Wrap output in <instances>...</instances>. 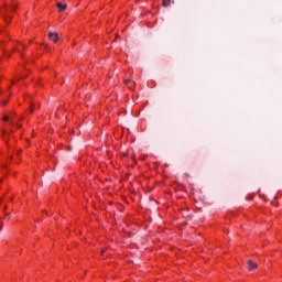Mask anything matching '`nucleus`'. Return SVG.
I'll list each match as a JSON object with an SVG mask.
<instances>
[{"label":"nucleus","mask_w":282,"mask_h":282,"mask_svg":"<svg viewBox=\"0 0 282 282\" xmlns=\"http://www.w3.org/2000/svg\"><path fill=\"white\" fill-rule=\"evenodd\" d=\"M2 17H3L6 23H10V21H12V15H10V13H8V4H4V7H3Z\"/></svg>","instance_id":"obj_1"},{"label":"nucleus","mask_w":282,"mask_h":282,"mask_svg":"<svg viewBox=\"0 0 282 282\" xmlns=\"http://www.w3.org/2000/svg\"><path fill=\"white\" fill-rule=\"evenodd\" d=\"M48 39H50V41H53V43H58V33L57 32H55V33L50 32L48 33Z\"/></svg>","instance_id":"obj_2"},{"label":"nucleus","mask_w":282,"mask_h":282,"mask_svg":"<svg viewBox=\"0 0 282 282\" xmlns=\"http://www.w3.org/2000/svg\"><path fill=\"white\" fill-rule=\"evenodd\" d=\"M248 270H257L259 268V264L252 262V260H248Z\"/></svg>","instance_id":"obj_3"},{"label":"nucleus","mask_w":282,"mask_h":282,"mask_svg":"<svg viewBox=\"0 0 282 282\" xmlns=\"http://www.w3.org/2000/svg\"><path fill=\"white\" fill-rule=\"evenodd\" d=\"M56 7L58 8V12H65V10H67V4H63L61 2H57Z\"/></svg>","instance_id":"obj_4"},{"label":"nucleus","mask_w":282,"mask_h":282,"mask_svg":"<svg viewBox=\"0 0 282 282\" xmlns=\"http://www.w3.org/2000/svg\"><path fill=\"white\" fill-rule=\"evenodd\" d=\"M175 3V0H162L163 8H169V6H172Z\"/></svg>","instance_id":"obj_5"},{"label":"nucleus","mask_w":282,"mask_h":282,"mask_svg":"<svg viewBox=\"0 0 282 282\" xmlns=\"http://www.w3.org/2000/svg\"><path fill=\"white\" fill-rule=\"evenodd\" d=\"M2 120H3L4 122H8V121L10 120V117H9V116H4V117L2 118Z\"/></svg>","instance_id":"obj_6"},{"label":"nucleus","mask_w":282,"mask_h":282,"mask_svg":"<svg viewBox=\"0 0 282 282\" xmlns=\"http://www.w3.org/2000/svg\"><path fill=\"white\" fill-rule=\"evenodd\" d=\"M123 83L127 85V84L131 83V79H124Z\"/></svg>","instance_id":"obj_7"},{"label":"nucleus","mask_w":282,"mask_h":282,"mask_svg":"<svg viewBox=\"0 0 282 282\" xmlns=\"http://www.w3.org/2000/svg\"><path fill=\"white\" fill-rule=\"evenodd\" d=\"M12 10H17V4H11Z\"/></svg>","instance_id":"obj_8"},{"label":"nucleus","mask_w":282,"mask_h":282,"mask_svg":"<svg viewBox=\"0 0 282 282\" xmlns=\"http://www.w3.org/2000/svg\"><path fill=\"white\" fill-rule=\"evenodd\" d=\"M15 52H18L19 54H21V56H23V54L21 53V51H19V50H15Z\"/></svg>","instance_id":"obj_9"},{"label":"nucleus","mask_w":282,"mask_h":282,"mask_svg":"<svg viewBox=\"0 0 282 282\" xmlns=\"http://www.w3.org/2000/svg\"><path fill=\"white\" fill-rule=\"evenodd\" d=\"M6 133H8L6 130H2V135H6Z\"/></svg>","instance_id":"obj_10"},{"label":"nucleus","mask_w":282,"mask_h":282,"mask_svg":"<svg viewBox=\"0 0 282 282\" xmlns=\"http://www.w3.org/2000/svg\"><path fill=\"white\" fill-rule=\"evenodd\" d=\"M22 47L25 50L28 46H25V45L22 44Z\"/></svg>","instance_id":"obj_11"},{"label":"nucleus","mask_w":282,"mask_h":282,"mask_svg":"<svg viewBox=\"0 0 282 282\" xmlns=\"http://www.w3.org/2000/svg\"><path fill=\"white\" fill-rule=\"evenodd\" d=\"M101 254H105V250H101Z\"/></svg>","instance_id":"obj_12"},{"label":"nucleus","mask_w":282,"mask_h":282,"mask_svg":"<svg viewBox=\"0 0 282 282\" xmlns=\"http://www.w3.org/2000/svg\"><path fill=\"white\" fill-rule=\"evenodd\" d=\"M12 118H14V115H12L11 120H12Z\"/></svg>","instance_id":"obj_13"},{"label":"nucleus","mask_w":282,"mask_h":282,"mask_svg":"<svg viewBox=\"0 0 282 282\" xmlns=\"http://www.w3.org/2000/svg\"><path fill=\"white\" fill-rule=\"evenodd\" d=\"M12 118H14V115H12L11 120H12Z\"/></svg>","instance_id":"obj_14"},{"label":"nucleus","mask_w":282,"mask_h":282,"mask_svg":"<svg viewBox=\"0 0 282 282\" xmlns=\"http://www.w3.org/2000/svg\"><path fill=\"white\" fill-rule=\"evenodd\" d=\"M11 124H14V121H11Z\"/></svg>","instance_id":"obj_15"},{"label":"nucleus","mask_w":282,"mask_h":282,"mask_svg":"<svg viewBox=\"0 0 282 282\" xmlns=\"http://www.w3.org/2000/svg\"><path fill=\"white\" fill-rule=\"evenodd\" d=\"M17 127H21V124H17Z\"/></svg>","instance_id":"obj_16"}]
</instances>
